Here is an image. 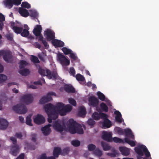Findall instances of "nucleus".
<instances>
[{
  "instance_id": "f257e3e1",
  "label": "nucleus",
  "mask_w": 159,
  "mask_h": 159,
  "mask_svg": "<svg viewBox=\"0 0 159 159\" xmlns=\"http://www.w3.org/2000/svg\"><path fill=\"white\" fill-rule=\"evenodd\" d=\"M64 104L62 102L58 103L56 106H54L51 103L48 104L44 106L46 112L48 115V120L51 123L52 120L56 119L58 116V112L61 114H63Z\"/></svg>"
},
{
  "instance_id": "f03ea898",
  "label": "nucleus",
  "mask_w": 159,
  "mask_h": 159,
  "mask_svg": "<svg viewBox=\"0 0 159 159\" xmlns=\"http://www.w3.org/2000/svg\"><path fill=\"white\" fill-rule=\"evenodd\" d=\"M67 127L70 132L72 134L77 133L82 134L84 133V130L81 125L72 119H70L68 121Z\"/></svg>"
},
{
  "instance_id": "7ed1b4c3",
  "label": "nucleus",
  "mask_w": 159,
  "mask_h": 159,
  "mask_svg": "<svg viewBox=\"0 0 159 159\" xmlns=\"http://www.w3.org/2000/svg\"><path fill=\"white\" fill-rule=\"evenodd\" d=\"M38 72L42 76L46 75L49 79L53 78L55 80L57 78V72L55 71L51 72L48 69L45 70L41 68H39L38 70Z\"/></svg>"
},
{
  "instance_id": "20e7f679",
  "label": "nucleus",
  "mask_w": 159,
  "mask_h": 159,
  "mask_svg": "<svg viewBox=\"0 0 159 159\" xmlns=\"http://www.w3.org/2000/svg\"><path fill=\"white\" fill-rule=\"evenodd\" d=\"M134 150L136 153L140 157H142L144 155L143 152L147 157H148L150 156V154L148 151L147 148L144 145H142L139 147H135Z\"/></svg>"
},
{
  "instance_id": "39448f33",
  "label": "nucleus",
  "mask_w": 159,
  "mask_h": 159,
  "mask_svg": "<svg viewBox=\"0 0 159 159\" xmlns=\"http://www.w3.org/2000/svg\"><path fill=\"white\" fill-rule=\"evenodd\" d=\"M12 109L16 113L24 114L27 111V109L25 105L22 103H20L12 107Z\"/></svg>"
},
{
  "instance_id": "423d86ee",
  "label": "nucleus",
  "mask_w": 159,
  "mask_h": 159,
  "mask_svg": "<svg viewBox=\"0 0 159 159\" xmlns=\"http://www.w3.org/2000/svg\"><path fill=\"white\" fill-rule=\"evenodd\" d=\"M10 139L12 141L13 144L11 150L12 154L14 156H16L20 150L19 145L17 144L16 139L13 137H11L10 138Z\"/></svg>"
},
{
  "instance_id": "0eeeda50",
  "label": "nucleus",
  "mask_w": 159,
  "mask_h": 159,
  "mask_svg": "<svg viewBox=\"0 0 159 159\" xmlns=\"http://www.w3.org/2000/svg\"><path fill=\"white\" fill-rule=\"evenodd\" d=\"M22 0H5L3 3L6 7L9 9L12 7L14 5H19L21 3Z\"/></svg>"
},
{
  "instance_id": "6e6552de",
  "label": "nucleus",
  "mask_w": 159,
  "mask_h": 159,
  "mask_svg": "<svg viewBox=\"0 0 159 159\" xmlns=\"http://www.w3.org/2000/svg\"><path fill=\"white\" fill-rule=\"evenodd\" d=\"M53 127L57 131L60 132L63 131L65 128V125L64 123L61 125V121L56 120L53 123Z\"/></svg>"
},
{
  "instance_id": "1a4fd4ad",
  "label": "nucleus",
  "mask_w": 159,
  "mask_h": 159,
  "mask_svg": "<svg viewBox=\"0 0 159 159\" xmlns=\"http://www.w3.org/2000/svg\"><path fill=\"white\" fill-rule=\"evenodd\" d=\"M44 35L46 36V38L48 41L53 40L55 38L54 32L50 29H47L44 31Z\"/></svg>"
},
{
  "instance_id": "9d476101",
  "label": "nucleus",
  "mask_w": 159,
  "mask_h": 159,
  "mask_svg": "<svg viewBox=\"0 0 159 159\" xmlns=\"http://www.w3.org/2000/svg\"><path fill=\"white\" fill-rule=\"evenodd\" d=\"M108 115L106 114L105 117L102 119L103 120L102 122V125L103 128H108L112 125L111 121L108 119Z\"/></svg>"
},
{
  "instance_id": "9b49d317",
  "label": "nucleus",
  "mask_w": 159,
  "mask_h": 159,
  "mask_svg": "<svg viewBox=\"0 0 159 159\" xmlns=\"http://www.w3.org/2000/svg\"><path fill=\"white\" fill-rule=\"evenodd\" d=\"M12 56L11 52L8 50H5L3 58V60L7 62H11L12 61Z\"/></svg>"
},
{
  "instance_id": "f8f14e48",
  "label": "nucleus",
  "mask_w": 159,
  "mask_h": 159,
  "mask_svg": "<svg viewBox=\"0 0 159 159\" xmlns=\"http://www.w3.org/2000/svg\"><path fill=\"white\" fill-rule=\"evenodd\" d=\"M21 98L22 101L26 104L31 103L33 99V96L31 94L24 95Z\"/></svg>"
},
{
  "instance_id": "ddd939ff",
  "label": "nucleus",
  "mask_w": 159,
  "mask_h": 159,
  "mask_svg": "<svg viewBox=\"0 0 159 159\" xmlns=\"http://www.w3.org/2000/svg\"><path fill=\"white\" fill-rule=\"evenodd\" d=\"M58 58L62 65L68 66L70 63V61L62 54H59L58 56Z\"/></svg>"
},
{
  "instance_id": "4468645a",
  "label": "nucleus",
  "mask_w": 159,
  "mask_h": 159,
  "mask_svg": "<svg viewBox=\"0 0 159 159\" xmlns=\"http://www.w3.org/2000/svg\"><path fill=\"white\" fill-rule=\"evenodd\" d=\"M102 138L104 140L107 142L112 141V136L111 133L107 131H103L102 133Z\"/></svg>"
},
{
  "instance_id": "2eb2a0df",
  "label": "nucleus",
  "mask_w": 159,
  "mask_h": 159,
  "mask_svg": "<svg viewBox=\"0 0 159 159\" xmlns=\"http://www.w3.org/2000/svg\"><path fill=\"white\" fill-rule=\"evenodd\" d=\"M89 104L93 107H97L98 103V99L94 96H92L89 98Z\"/></svg>"
},
{
  "instance_id": "dca6fc26",
  "label": "nucleus",
  "mask_w": 159,
  "mask_h": 159,
  "mask_svg": "<svg viewBox=\"0 0 159 159\" xmlns=\"http://www.w3.org/2000/svg\"><path fill=\"white\" fill-rule=\"evenodd\" d=\"M51 126V125L48 124L41 128V130L45 136L48 135L50 133L51 131L50 127Z\"/></svg>"
},
{
  "instance_id": "f3484780",
  "label": "nucleus",
  "mask_w": 159,
  "mask_h": 159,
  "mask_svg": "<svg viewBox=\"0 0 159 159\" xmlns=\"http://www.w3.org/2000/svg\"><path fill=\"white\" fill-rule=\"evenodd\" d=\"M35 123L38 124H42L45 121L44 118L42 115L38 114L37 117L34 119Z\"/></svg>"
},
{
  "instance_id": "a211bd4d",
  "label": "nucleus",
  "mask_w": 159,
  "mask_h": 159,
  "mask_svg": "<svg viewBox=\"0 0 159 159\" xmlns=\"http://www.w3.org/2000/svg\"><path fill=\"white\" fill-rule=\"evenodd\" d=\"M106 114L103 113H98L97 112H94L92 115V117L95 120H99L101 118L103 119L105 117Z\"/></svg>"
},
{
  "instance_id": "6ab92c4d",
  "label": "nucleus",
  "mask_w": 159,
  "mask_h": 159,
  "mask_svg": "<svg viewBox=\"0 0 159 159\" xmlns=\"http://www.w3.org/2000/svg\"><path fill=\"white\" fill-rule=\"evenodd\" d=\"M8 123L7 120L2 118H0V129H5L7 127Z\"/></svg>"
},
{
  "instance_id": "aec40b11",
  "label": "nucleus",
  "mask_w": 159,
  "mask_h": 159,
  "mask_svg": "<svg viewBox=\"0 0 159 159\" xmlns=\"http://www.w3.org/2000/svg\"><path fill=\"white\" fill-rule=\"evenodd\" d=\"M52 43L55 47H61L64 46V43L60 40L54 39Z\"/></svg>"
},
{
  "instance_id": "412c9836",
  "label": "nucleus",
  "mask_w": 159,
  "mask_h": 159,
  "mask_svg": "<svg viewBox=\"0 0 159 159\" xmlns=\"http://www.w3.org/2000/svg\"><path fill=\"white\" fill-rule=\"evenodd\" d=\"M114 113L116 114L115 120L116 121L119 123H121L124 120L122 118V115L120 112L118 111H116L114 112Z\"/></svg>"
},
{
  "instance_id": "4be33fe9",
  "label": "nucleus",
  "mask_w": 159,
  "mask_h": 159,
  "mask_svg": "<svg viewBox=\"0 0 159 159\" xmlns=\"http://www.w3.org/2000/svg\"><path fill=\"white\" fill-rule=\"evenodd\" d=\"M29 11L30 13L29 16L31 17L34 20L37 19L39 23V21L38 19L39 17L38 13L36 11L34 10H29Z\"/></svg>"
},
{
  "instance_id": "5701e85b",
  "label": "nucleus",
  "mask_w": 159,
  "mask_h": 159,
  "mask_svg": "<svg viewBox=\"0 0 159 159\" xmlns=\"http://www.w3.org/2000/svg\"><path fill=\"white\" fill-rule=\"evenodd\" d=\"M42 28L40 25H36L33 30V33L35 36L39 35L41 34Z\"/></svg>"
},
{
  "instance_id": "b1692460",
  "label": "nucleus",
  "mask_w": 159,
  "mask_h": 159,
  "mask_svg": "<svg viewBox=\"0 0 159 159\" xmlns=\"http://www.w3.org/2000/svg\"><path fill=\"white\" fill-rule=\"evenodd\" d=\"M52 100V98L51 96H48L42 97L39 101V103L41 104H44Z\"/></svg>"
},
{
  "instance_id": "393cba45",
  "label": "nucleus",
  "mask_w": 159,
  "mask_h": 159,
  "mask_svg": "<svg viewBox=\"0 0 159 159\" xmlns=\"http://www.w3.org/2000/svg\"><path fill=\"white\" fill-rule=\"evenodd\" d=\"M125 135L126 137H128L130 138L134 139V135L132 133L131 130L129 129H126L124 130Z\"/></svg>"
},
{
  "instance_id": "a878e982",
  "label": "nucleus",
  "mask_w": 159,
  "mask_h": 159,
  "mask_svg": "<svg viewBox=\"0 0 159 159\" xmlns=\"http://www.w3.org/2000/svg\"><path fill=\"white\" fill-rule=\"evenodd\" d=\"M19 12L22 16L24 17H27L29 15L28 11L26 9L22 8H19Z\"/></svg>"
},
{
  "instance_id": "bb28decb",
  "label": "nucleus",
  "mask_w": 159,
  "mask_h": 159,
  "mask_svg": "<svg viewBox=\"0 0 159 159\" xmlns=\"http://www.w3.org/2000/svg\"><path fill=\"white\" fill-rule=\"evenodd\" d=\"M119 150L123 155L127 156L129 154V150L127 148L121 147L119 148Z\"/></svg>"
},
{
  "instance_id": "cd10ccee",
  "label": "nucleus",
  "mask_w": 159,
  "mask_h": 159,
  "mask_svg": "<svg viewBox=\"0 0 159 159\" xmlns=\"http://www.w3.org/2000/svg\"><path fill=\"white\" fill-rule=\"evenodd\" d=\"M65 90L68 93H74L75 92V88L71 85L66 84L64 87Z\"/></svg>"
},
{
  "instance_id": "c85d7f7f",
  "label": "nucleus",
  "mask_w": 159,
  "mask_h": 159,
  "mask_svg": "<svg viewBox=\"0 0 159 159\" xmlns=\"http://www.w3.org/2000/svg\"><path fill=\"white\" fill-rule=\"evenodd\" d=\"M61 150L58 147H56L54 148L53 152V155L55 157H57L61 153Z\"/></svg>"
},
{
  "instance_id": "c756f323",
  "label": "nucleus",
  "mask_w": 159,
  "mask_h": 159,
  "mask_svg": "<svg viewBox=\"0 0 159 159\" xmlns=\"http://www.w3.org/2000/svg\"><path fill=\"white\" fill-rule=\"evenodd\" d=\"M86 110L84 106L81 107L80 108L79 115L81 116L84 117L86 114Z\"/></svg>"
},
{
  "instance_id": "7c9ffc66",
  "label": "nucleus",
  "mask_w": 159,
  "mask_h": 159,
  "mask_svg": "<svg viewBox=\"0 0 159 159\" xmlns=\"http://www.w3.org/2000/svg\"><path fill=\"white\" fill-rule=\"evenodd\" d=\"M72 109V107L70 105H67L65 106H64L63 114H62L61 115H65L66 112L71 111Z\"/></svg>"
},
{
  "instance_id": "2f4dec72",
  "label": "nucleus",
  "mask_w": 159,
  "mask_h": 159,
  "mask_svg": "<svg viewBox=\"0 0 159 159\" xmlns=\"http://www.w3.org/2000/svg\"><path fill=\"white\" fill-rule=\"evenodd\" d=\"M101 144L103 149L104 151H107L110 150L111 148V147L108 144L104 142H101Z\"/></svg>"
},
{
  "instance_id": "473e14b6",
  "label": "nucleus",
  "mask_w": 159,
  "mask_h": 159,
  "mask_svg": "<svg viewBox=\"0 0 159 159\" xmlns=\"http://www.w3.org/2000/svg\"><path fill=\"white\" fill-rule=\"evenodd\" d=\"M19 73L22 75L26 76L29 74L30 71L28 69H24L22 70H20Z\"/></svg>"
},
{
  "instance_id": "72a5a7b5",
  "label": "nucleus",
  "mask_w": 159,
  "mask_h": 159,
  "mask_svg": "<svg viewBox=\"0 0 159 159\" xmlns=\"http://www.w3.org/2000/svg\"><path fill=\"white\" fill-rule=\"evenodd\" d=\"M124 141L125 142L128 143L132 147H134L135 145V143L134 141L130 140L127 137L125 138Z\"/></svg>"
},
{
  "instance_id": "f704fd0d",
  "label": "nucleus",
  "mask_w": 159,
  "mask_h": 159,
  "mask_svg": "<svg viewBox=\"0 0 159 159\" xmlns=\"http://www.w3.org/2000/svg\"><path fill=\"white\" fill-rule=\"evenodd\" d=\"M13 30L17 34H20L22 31L23 28L17 26L14 27Z\"/></svg>"
},
{
  "instance_id": "c9c22d12",
  "label": "nucleus",
  "mask_w": 159,
  "mask_h": 159,
  "mask_svg": "<svg viewBox=\"0 0 159 159\" xmlns=\"http://www.w3.org/2000/svg\"><path fill=\"white\" fill-rule=\"evenodd\" d=\"M28 64V63L26 61L21 60L20 62V69H21L24 68Z\"/></svg>"
},
{
  "instance_id": "e433bc0d",
  "label": "nucleus",
  "mask_w": 159,
  "mask_h": 159,
  "mask_svg": "<svg viewBox=\"0 0 159 159\" xmlns=\"http://www.w3.org/2000/svg\"><path fill=\"white\" fill-rule=\"evenodd\" d=\"M100 107L103 111L106 112L108 111V108L105 103L103 102L102 103L100 104Z\"/></svg>"
},
{
  "instance_id": "4c0bfd02",
  "label": "nucleus",
  "mask_w": 159,
  "mask_h": 159,
  "mask_svg": "<svg viewBox=\"0 0 159 159\" xmlns=\"http://www.w3.org/2000/svg\"><path fill=\"white\" fill-rule=\"evenodd\" d=\"M29 32L28 30L23 29L22 31L20 33L21 35L23 37H27L29 35Z\"/></svg>"
},
{
  "instance_id": "58836bf2",
  "label": "nucleus",
  "mask_w": 159,
  "mask_h": 159,
  "mask_svg": "<svg viewBox=\"0 0 159 159\" xmlns=\"http://www.w3.org/2000/svg\"><path fill=\"white\" fill-rule=\"evenodd\" d=\"M97 94L98 96V98L101 101H104L105 99V95L101 92L98 91L97 92Z\"/></svg>"
},
{
  "instance_id": "ea45409f",
  "label": "nucleus",
  "mask_w": 159,
  "mask_h": 159,
  "mask_svg": "<svg viewBox=\"0 0 159 159\" xmlns=\"http://www.w3.org/2000/svg\"><path fill=\"white\" fill-rule=\"evenodd\" d=\"M62 50L65 55H68L71 52H72V51L70 49H68L66 47L63 48H62Z\"/></svg>"
},
{
  "instance_id": "a19ab883",
  "label": "nucleus",
  "mask_w": 159,
  "mask_h": 159,
  "mask_svg": "<svg viewBox=\"0 0 159 159\" xmlns=\"http://www.w3.org/2000/svg\"><path fill=\"white\" fill-rule=\"evenodd\" d=\"M71 144L74 146L77 147L80 145V143L78 140H74L71 141Z\"/></svg>"
},
{
  "instance_id": "79ce46f5",
  "label": "nucleus",
  "mask_w": 159,
  "mask_h": 159,
  "mask_svg": "<svg viewBox=\"0 0 159 159\" xmlns=\"http://www.w3.org/2000/svg\"><path fill=\"white\" fill-rule=\"evenodd\" d=\"M112 141L116 143H124V141L123 140L116 137H114L113 139L112 138Z\"/></svg>"
},
{
  "instance_id": "37998d69",
  "label": "nucleus",
  "mask_w": 159,
  "mask_h": 159,
  "mask_svg": "<svg viewBox=\"0 0 159 159\" xmlns=\"http://www.w3.org/2000/svg\"><path fill=\"white\" fill-rule=\"evenodd\" d=\"M93 153L95 155L99 157L101 156L102 154V151L98 148H97L95 150Z\"/></svg>"
},
{
  "instance_id": "c03bdc74",
  "label": "nucleus",
  "mask_w": 159,
  "mask_h": 159,
  "mask_svg": "<svg viewBox=\"0 0 159 159\" xmlns=\"http://www.w3.org/2000/svg\"><path fill=\"white\" fill-rule=\"evenodd\" d=\"M75 77L76 80L78 81H83L85 80L84 77L80 74H77L76 75Z\"/></svg>"
},
{
  "instance_id": "a18cd8bd",
  "label": "nucleus",
  "mask_w": 159,
  "mask_h": 159,
  "mask_svg": "<svg viewBox=\"0 0 159 159\" xmlns=\"http://www.w3.org/2000/svg\"><path fill=\"white\" fill-rule=\"evenodd\" d=\"M31 60L34 63H39L40 62L38 58L37 57L33 55L32 56Z\"/></svg>"
},
{
  "instance_id": "49530a36",
  "label": "nucleus",
  "mask_w": 159,
  "mask_h": 159,
  "mask_svg": "<svg viewBox=\"0 0 159 159\" xmlns=\"http://www.w3.org/2000/svg\"><path fill=\"white\" fill-rule=\"evenodd\" d=\"M7 79V76L3 74H0V83H2L5 81Z\"/></svg>"
},
{
  "instance_id": "de8ad7c7",
  "label": "nucleus",
  "mask_w": 159,
  "mask_h": 159,
  "mask_svg": "<svg viewBox=\"0 0 159 159\" xmlns=\"http://www.w3.org/2000/svg\"><path fill=\"white\" fill-rule=\"evenodd\" d=\"M21 6L23 7L26 8L27 9L30 8L31 6L30 4L27 2H23L21 4Z\"/></svg>"
},
{
  "instance_id": "09e8293b",
  "label": "nucleus",
  "mask_w": 159,
  "mask_h": 159,
  "mask_svg": "<svg viewBox=\"0 0 159 159\" xmlns=\"http://www.w3.org/2000/svg\"><path fill=\"white\" fill-rule=\"evenodd\" d=\"M116 130L117 133L119 135H123L124 134L123 130L121 128L119 127H116Z\"/></svg>"
},
{
  "instance_id": "8fccbe9b",
  "label": "nucleus",
  "mask_w": 159,
  "mask_h": 159,
  "mask_svg": "<svg viewBox=\"0 0 159 159\" xmlns=\"http://www.w3.org/2000/svg\"><path fill=\"white\" fill-rule=\"evenodd\" d=\"M32 120L31 119L30 116H27L26 118V123L30 126H32V125L31 123Z\"/></svg>"
},
{
  "instance_id": "3c124183",
  "label": "nucleus",
  "mask_w": 159,
  "mask_h": 159,
  "mask_svg": "<svg viewBox=\"0 0 159 159\" xmlns=\"http://www.w3.org/2000/svg\"><path fill=\"white\" fill-rule=\"evenodd\" d=\"M118 154L117 152L115 150V149H114L113 150V152L112 153H107V155L110 156L111 157H116V155Z\"/></svg>"
},
{
  "instance_id": "603ef678",
  "label": "nucleus",
  "mask_w": 159,
  "mask_h": 159,
  "mask_svg": "<svg viewBox=\"0 0 159 159\" xmlns=\"http://www.w3.org/2000/svg\"><path fill=\"white\" fill-rule=\"evenodd\" d=\"M68 101L70 104L73 106H75L76 105V101L73 98H70L68 99Z\"/></svg>"
},
{
  "instance_id": "864d4df0",
  "label": "nucleus",
  "mask_w": 159,
  "mask_h": 159,
  "mask_svg": "<svg viewBox=\"0 0 159 159\" xmlns=\"http://www.w3.org/2000/svg\"><path fill=\"white\" fill-rule=\"evenodd\" d=\"M88 148L89 150L93 151L95 149L96 146L93 144H90L88 145Z\"/></svg>"
},
{
  "instance_id": "5fc2aeb1",
  "label": "nucleus",
  "mask_w": 159,
  "mask_h": 159,
  "mask_svg": "<svg viewBox=\"0 0 159 159\" xmlns=\"http://www.w3.org/2000/svg\"><path fill=\"white\" fill-rule=\"evenodd\" d=\"M88 124L90 125H93L95 123V121L91 118L89 119L87 121Z\"/></svg>"
},
{
  "instance_id": "6e6d98bb",
  "label": "nucleus",
  "mask_w": 159,
  "mask_h": 159,
  "mask_svg": "<svg viewBox=\"0 0 159 159\" xmlns=\"http://www.w3.org/2000/svg\"><path fill=\"white\" fill-rule=\"evenodd\" d=\"M70 74L73 75V76H75V71L74 68L73 67H71L70 68Z\"/></svg>"
},
{
  "instance_id": "4d7b16f0",
  "label": "nucleus",
  "mask_w": 159,
  "mask_h": 159,
  "mask_svg": "<svg viewBox=\"0 0 159 159\" xmlns=\"http://www.w3.org/2000/svg\"><path fill=\"white\" fill-rule=\"evenodd\" d=\"M69 151L67 148H65L63 149L62 151L61 152V155L65 156L68 153Z\"/></svg>"
},
{
  "instance_id": "13d9d810",
  "label": "nucleus",
  "mask_w": 159,
  "mask_h": 159,
  "mask_svg": "<svg viewBox=\"0 0 159 159\" xmlns=\"http://www.w3.org/2000/svg\"><path fill=\"white\" fill-rule=\"evenodd\" d=\"M41 42L44 45V47L46 48H48L49 47V46L46 41L45 40L43 39Z\"/></svg>"
},
{
  "instance_id": "bf43d9fd",
  "label": "nucleus",
  "mask_w": 159,
  "mask_h": 159,
  "mask_svg": "<svg viewBox=\"0 0 159 159\" xmlns=\"http://www.w3.org/2000/svg\"><path fill=\"white\" fill-rule=\"evenodd\" d=\"M70 57L74 60H75L77 58V57L75 55L74 53H73V52H70Z\"/></svg>"
},
{
  "instance_id": "052dcab7",
  "label": "nucleus",
  "mask_w": 159,
  "mask_h": 159,
  "mask_svg": "<svg viewBox=\"0 0 159 159\" xmlns=\"http://www.w3.org/2000/svg\"><path fill=\"white\" fill-rule=\"evenodd\" d=\"M15 136L17 138L21 139L22 137V135L21 133H16Z\"/></svg>"
},
{
  "instance_id": "680f3d73",
  "label": "nucleus",
  "mask_w": 159,
  "mask_h": 159,
  "mask_svg": "<svg viewBox=\"0 0 159 159\" xmlns=\"http://www.w3.org/2000/svg\"><path fill=\"white\" fill-rule=\"evenodd\" d=\"M32 139L31 140L33 141L34 142H36V135L35 134H32Z\"/></svg>"
},
{
  "instance_id": "e2e57ef3",
  "label": "nucleus",
  "mask_w": 159,
  "mask_h": 159,
  "mask_svg": "<svg viewBox=\"0 0 159 159\" xmlns=\"http://www.w3.org/2000/svg\"><path fill=\"white\" fill-rule=\"evenodd\" d=\"M5 18L4 16L2 13H0V21L2 22L5 20Z\"/></svg>"
},
{
  "instance_id": "0e129e2a",
  "label": "nucleus",
  "mask_w": 159,
  "mask_h": 159,
  "mask_svg": "<svg viewBox=\"0 0 159 159\" xmlns=\"http://www.w3.org/2000/svg\"><path fill=\"white\" fill-rule=\"evenodd\" d=\"M36 36L38 37L39 41H42L44 39L43 37L41 34H40L39 35Z\"/></svg>"
},
{
  "instance_id": "69168bd1",
  "label": "nucleus",
  "mask_w": 159,
  "mask_h": 159,
  "mask_svg": "<svg viewBox=\"0 0 159 159\" xmlns=\"http://www.w3.org/2000/svg\"><path fill=\"white\" fill-rule=\"evenodd\" d=\"M25 155L24 153H21L20 155L16 159H24Z\"/></svg>"
},
{
  "instance_id": "338daca9",
  "label": "nucleus",
  "mask_w": 159,
  "mask_h": 159,
  "mask_svg": "<svg viewBox=\"0 0 159 159\" xmlns=\"http://www.w3.org/2000/svg\"><path fill=\"white\" fill-rule=\"evenodd\" d=\"M7 39L10 41H12L13 39V36L10 34H8L6 36Z\"/></svg>"
},
{
  "instance_id": "774afa93",
  "label": "nucleus",
  "mask_w": 159,
  "mask_h": 159,
  "mask_svg": "<svg viewBox=\"0 0 159 159\" xmlns=\"http://www.w3.org/2000/svg\"><path fill=\"white\" fill-rule=\"evenodd\" d=\"M48 157L46 156L45 153L43 154L42 155L39 159H47Z\"/></svg>"
}]
</instances>
